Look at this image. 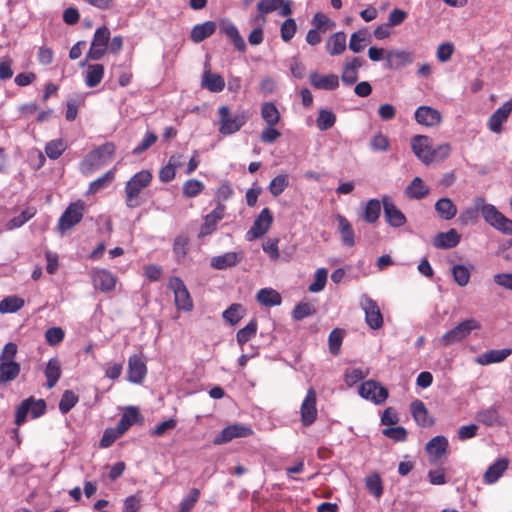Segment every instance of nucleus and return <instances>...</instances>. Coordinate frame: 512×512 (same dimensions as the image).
Masks as SVG:
<instances>
[{"label": "nucleus", "mask_w": 512, "mask_h": 512, "mask_svg": "<svg viewBox=\"0 0 512 512\" xmlns=\"http://www.w3.org/2000/svg\"><path fill=\"white\" fill-rule=\"evenodd\" d=\"M480 213L484 220L496 230L506 235H512V220L505 217L494 205L486 203L482 196L473 199L472 206L460 213L458 221L462 225L476 223Z\"/></svg>", "instance_id": "obj_1"}, {"label": "nucleus", "mask_w": 512, "mask_h": 512, "mask_svg": "<svg viewBox=\"0 0 512 512\" xmlns=\"http://www.w3.org/2000/svg\"><path fill=\"white\" fill-rule=\"evenodd\" d=\"M116 146L113 142H106L90 151L80 163V170L90 175L102 166L110 163L115 155Z\"/></svg>", "instance_id": "obj_2"}, {"label": "nucleus", "mask_w": 512, "mask_h": 512, "mask_svg": "<svg viewBox=\"0 0 512 512\" xmlns=\"http://www.w3.org/2000/svg\"><path fill=\"white\" fill-rule=\"evenodd\" d=\"M151 181L152 174L148 170H141L127 181L124 188V198L128 208H137L144 203L141 192L150 185Z\"/></svg>", "instance_id": "obj_3"}, {"label": "nucleus", "mask_w": 512, "mask_h": 512, "mask_svg": "<svg viewBox=\"0 0 512 512\" xmlns=\"http://www.w3.org/2000/svg\"><path fill=\"white\" fill-rule=\"evenodd\" d=\"M219 133L231 135L238 132L246 123L247 116L244 112L231 114L230 108L226 105L218 108Z\"/></svg>", "instance_id": "obj_4"}, {"label": "nucleus", "mask_w": 512, "mask_h": 512, "mask_svg": "<svg viewBox=\"0 0 512 512\" xmlns=\"http://www.w3.org/2000/svg\"><path fill=\"white\" fill-rule=\"evenodd\" d=\"M481 328L480 323L474 319H466L460 322L456 327L446 332L440 339V343L443 346L453 345L463 339H465L472 330H478Z\"/></svg>", "instance_id": "obj_5"}, {"label": "nucleus", "mask_w": 512, "mask_h": 512, "mask_svg": "<svg viewBox=\"0 0 512 512\" xmlns=\"http://www.w3.org/2000/svg\"><path fill=\"white\" fill-rule=\"evenodd\" d=\"M168 288L173 291L174 302L179 310L188 312L193 309V300L191 295L180 277H171L168 281Z\"/></svg>", "instance_id": "obj_6"}, {"label": "nucleus", "mask_w": 512, "mask_h": 512, "mask_svg": "<svg viewBox=\"0 0 512 512\" xmlns=\"http://www.w3.org/2000/svg\"><path fill=\"white\" fill-rule=\"evenodd\" d=\"M84 215V204L81 201L71 203L60 216L57 229L64 233L81 222Z\"/></svg>", "instance_id": "obj_7"}, {"label": "nucleus", "mask_w": 512, "mask_h": 512, "mask_svg": "<svg viewBox=\"0 0 512 512\" xmlns=\"http://www.w3.org/2000/svg\"><path fill=\"white\" fill-rule=\"evenodd\" d=\"M110 40V30L106 26L96 29L86 60H100L106 53Z\"/></svg>", "instance_id": "obj_8"}, {"label": "nucleus", "mask_w": 512, "mask_h": 512, "mask_svg": "<svg viewBox=\"0 0 512 512\" xmlns=\"http://www.w3.org/2000/svg\"><path fill=\"white\" fill-rule=\"evenodd\" d=\"M93 287L102 293H110L115 290L118 278L106 269L94 268L90 272Z\"/></svg>", "instance_id": "obj_9"}, {"label": "nucleus", "mask_w": 512, "mask_h": 512, "mask_svg": "<svg viewBox=\"0 0 512 512\" xmlns=\"http://www.w3.org/2000/svg\"><path fill=\"white\" fill-rule=\"evenodd\" d=\"M385 221L393 228H400L407 223L404 213L395 205L392 197L384 195L381 198Z\"/></svg>", "instance_id": "obj_10"}, {"label": "nucleus", "mask_w": 512, "mask_h": 512, "mask_svg": "<svg viewBox=\"0 0 512 512\" xmlns=\"http://www.w3.org/2000/svg\"><path fill=\"white\" fill-rule=\"evenodd\" d=\"M273 222V214L267 207L263 208L260 214L256 217L252 227L246 233V239L252 241L261 238L268 232Z\"/></svg>", "instance_id": "obj_11"}, {"label": "nucleus", "mask_w": 512, "mask_h": 512, "mask_svg": "<svg viewBox=\"0 0 512 512\" xmlns=\"http://www.w3.org/2000/svg\"><path fill=\"white\" fill-rule=\"evenodd\" d=\"M359 394L375 404L384 403L389 395L387 388L374 380L363 382L359 387Z\"/></svg>", "instance_id": "obj_12"}, {"label": "nucleus", "mask_w": 512, "mask_h": 512, "mask_svg": "<svg viewBox=\"0 0 512 512\" xmlns=\"http://www.w3.org/2000/svg\"><path fill=\"white\" fill-rule=\"evenodd\" d=\"M316 403V391L314 388H309L300 407L301 423L303 426L308 427L316 421L318 415Z\"/></svg>", "instance_id": "obj_13"}, {"label": "nucleus", "mask_w": 512, "mask_h": 512, "mask_svg": "<svg viewBox=\"0 0 512 512\" xmlns=\"http://www.w3.org/2000/svg\"><path fill=\"white\" fill-rule=\"evenodd\" d=\"M226 212V206L218 203L216 207L204 217V222L200 227L198 238H204L216 231L219 221H221Z\"/></svg>", "instance_id": "obj_14"}, {"label": "nucleus", "mask_w": 512, "mask_h": 512, "mask_svg": "<svg viewBox=\"0 0 512 512\" xmlns=\"http://www.w3.org/2000/svg\"><path fill=\"white\" fill-rule=\"evenodd\" d=\"M365 312V321L367 325L374 330L383 326V316L377 302L369 297H364L361 303Z\"/></svg>", "instance_id": "obj_15"}, {"label": "nucleus", "mask_w": 512, "mask_h": 512, "mask_svg": "<svg viewBox=\"0 0 512 512\" xmlns=\"http://www.w3.org/2000/svg\"><path fill=\"white\" fill-rule=\"evenodd\" d=\"M128 380L135 384H142L146 374L147 366L142 355L134 354L128 360Z\"/></svg>", "instance_id": "obj_16"}, {"label": "nucleus", "mask_w": 512, "mask_h": 512, "mask_svg": "<svg viewBox=\"0 0 512 512\" xmlns=\"http://www.w3.org/2000/svg\"><path fill=\"white\" fill-rule=\"evenodd\" d=\"M448 448V439L443 435H438L427 442L425 451L428 454L430 461L437 462L448 453Z\"/></svg>", "instance_id": "obj_17"}, {"label": "nucleus", "mask_w": 512, "mask_h": 512, "mask_svg": "<svg viewBox=\"0 0 512 512\" xmlns=\"http://www.w3.org/2000/svg\"><path fill=\"white\" fill-rule=\"evenodd\" d=\"M253 433L252 429L242 424H233L225 427L214 439V444L221 445L234 438L246 437Z\"/></svg>", "instance_id": "obj_18"}, {"label": "nucleus", "mask_w": 512, "mask_h": 512, "mask_svg": "<svg viewBox=\"0 0 512 512\" xmlns=\"http://www.w3.org/2000/svg\"><path fill=\"white\" fill-rule=\"evenodd\" d=\"M512 112V100L506 101L499 107L488 119L487 126L490 131L500 133L502 125L505 123Z\"/></svg>", "instance_id": "obj_19"}, {"label": "nucleus", "mask_w": 512, "mask_h": 512, "mask_svg": "<svg viewBox=\"0 0 512 512\" xmlns=\"http://www.w3.org/2000/svg\"><path fill=\"white\" fill-rule=\"evenodd\" d=\"M413 61V54L406 50H391L386 53V67L390 70H398Z\"/></svg>", "instance_id": "obj_20"}, {"label": "nucleus", "mask_w": 512, "mask_h": 512, "mask_svg": "<svg viewBox=\"0 0 512 512\" xmlns=\"http://www.w3.org/2000/svg\"><path fill=\"white\" fill-rule=\"evenodd\" d=\"M415 120L418 124L435 127L442 121L440 112L430 106H420L415 111Z\"/></svg>", "instance_id": "obj_21"}, {"label": "nucleus", "mask_w": 512, "mask_h": 512, "mask_svg": "<svg viewBox=\"0 0 512 512\" xmlns=\"http://www.w3.org/2000/svg\"><path fill=\"white\" fill-rule=\"evenodd\" d=\"M411 148L414 154L425 164L431 163L430 138L425 135H415L411 139Z\"/></svg>", "instance_id": "obj_22"}, {"label": "nucleus", "mask_w": 512, "mask_h": 512, "mask_svg": "<svg viewBox=\"0 0 512 512\" xmlns=\"http://www.w3.org/2000/svg\"><path fill=\"white\" fill-rule=\"evenodd\" d=\"M220 31L230 39L237 51H246L245 41L232 21L228 19L221 20Z\"/></svg>", "instance_id": "obj_23"}, {"label": "nucleus", "mask_w": 512, "mask_h": 512, "mask_svg": "<svg viewBox=\"0 0 512 512\" xmlns=\"http://www.w3.org/2000/svg\"><path fill=\"white\" fill-rule=\"evenodd\" d=\"M410 412L415 422L421 427H431L434 424V420L429 416L428 409L426 408L423 401L416 399L410 404Z\"/></svg>", "instance_id": "obj_24"}, {"label": "nucleus", "mask_w": 512, "mask_h": 512, "mask_svg": "<svg viewBox=\"0 0 512 512\" xmlns=\"http://www.w3.org/2000/svg\"><path fill=\"white\" fill-rule=\"evenodd\" d=\"M309 79L316 89L335 90L339 86V78L335 74L320 75L314 72L310 74Z\"/></svg>", "instance_id": "obj_25"}, {"label": "nucleus", "mask_w": 512, "mask_h": 512, "mask_svg": "<svg viewBox=\"0 0 512 512\" xmlns=\"http://www.w3.org/2000/svg\"><path fill=\"white\" fill-rule=\"evenodd\" d=\"M461 236L455 229L438 233L433 239V245L438 249H451L458 245Z\"/></svg>", "instance_id": "obj_26"}, {"label": "nucleus", "mask_w": 512, "mask_h": 512, "mask_svg": "<svg viewBox=\"0 0 512 512\" xmlns=\"http://www.w3.org/2000/svg\"><path fill=\"white\" fill-rule=\"evenodd\" d=\"M143 422V416L140 414L139 409L135 406H129L127 407L119 422L117 423V426L120 429V432H125L134 424L136 423H142Z\"/></svg>", "instance_id": "obj_27"}, {"label": "nucleus", "mask_w": 512, "mask_h": 512, "mask_svg": "<svg viewBox=\"0 0 512 512\" xmlns=\"http://www.w3.org/2000/svg\"><path fill=\"white\" fill-rule=\"evenodd\" d=\"M21 372L18 362H0V386H7L16 380Z\"/></svg>", "instance_id": "obj_28"}, {"label": "nucleus", "mask_w": 512, "mask_h": 512, "mask_svg": "<svg viewBox=\"0 0 512 512\" xmlns=\"http://www.w3.org/2000/svg\"><path fill=\"white\" fill-rule=\"evenodd\" d=\"M216 28L217 25L214 21H206L204 23L197 24L190 32V39L192 42L198 44L213 35Z\"/></svg>", "instance_id": "obj_29"}, {"label": "nucleus", "mask_w": 512, "mask_h": 512, "mask_svg": "<svg viewBox=\"0 0 512 512\" xmlns=\"http://www.w3.org/2000/svg\"><path fill=\"white\" fill-rule=\"evenodd\" d=\"M338 231L342 243L346 247H353L355 245V232L349 220L343 215H337Z\"/></svg>", "instance_id": "obj_30"}, {"label": "nucleus", "mask_w": 512, "mask_h": 512, "mask_svg": "<svg viewBox=\"0 0 512 512\" xmlns=\"http://www.w3.org/2000/svg\"><path fill=\"white\" fill-rule=\"evenodd\" d=\"M430 192L429 187L424 183L421 177H415L405 188L404 194L408 199H423Z\"/></svg>", "instance_id": "obj_31"}, {"label": "nucleus", "mask_w": 512, "mask_h": 512, "mask_svg": "<svg viewBox=\"0 0 512 512\" xmlns=\"http://www.w3.org/2000/svg\"><path fill=\"white\" fill-rule=\"evenodd\" d=\"M512 354L511 348L499 350H489L476 358V362L480 365H489L492 363H500Z\"/></svg>", "instance_id": "obj_32"}, {"label": "nucleus", "mask_w": 512, "mask_h": 512, "mask_svg": "<svg viewBox=\"0 0 512 512\" xmlns=\"http://www.w3.org/2000/svg\"><path fill=\"white\" fill-rule=\"evenodd\" d=\"M202 87L210 92H221L225 87L224 78L218 73H212L209 69L205 70L202 76Z\"/></svg>", "instance_id": "obj_33"}, {"label": "nucleus", "mask_w": 512, "mask_h": 512, "mask_svg": "<svg viewBox=\"0 0 512 512\" xmlns=\"http://www.w3.org/2000/svg\"><path fill=\"white\" fill-rule=\"evenodd\" d=\"M325 48L331 56L342 54L346 49V34L342 31L332 34L327 40Z\"/></svg>", "instance_id": "obj_34"}, {"label": "nucleus", "mask_w": 512, "mask_h": 512, "mask_svg": "<svg viewBox=\"0 0 512 512\" xmlns=\"http://www.w3.org/2000/svg\"><path fill=\"white\" fill-rule=\"evenodd\" d=\"M382 202L378 199H370L366 202L361 218L368 224H374L378 221L381 214Z\"/></svg>", "instance_id": "obj_35"}, {"label": "nucleus", "mask_w": 512, "mask_h": 512, "mask_svg": "<svg viewBox=\"0 0 512 512\" xmlns=\"http://www.w3.org/2000/svg\"><path fill=\"white\" fill-rule=\"evenodd\" d=\"M257 301L266 307L278 306L282 303L280 293L272 288H262L256 294Z\"/></svg>", "instance_id": "obj_36"}, {"label": "nucleus", "mask_w": 512, "mask_h": 512, "mask_svg": "<svg viewBox=\"0 0 512 512\" xmlns=\"http://www.w3.org/2000/svg\"><path fill=\"white\" fill-rule=\"evenodd\" d=\"M476 419L479 423L485 426L502 424L501 417L496 406H491L489 408L480 410L476 415Z\"/></svg>", "instance_id": "obj_37"}, {"label": "nucleus", "mask_w": 512, "mask_h": 512, "mask_svg": "<svg viewBox=\"0 0 512 512\" xmlns=\"http://www.w3.org/2000/svg\"><path fill=\"white\" fill-rule=\"evenodd\" d=\"M239 262L236 252H227L211 258L210 265L217 270H223L235 266Z\"/></svg>", "instance_id": "obj_38"}, {"label": "nucleus", "mask_w": 512, "mask_h": 512, "mask_svg": "<svg viewBox=\"0 0 512 512\" xmlns=\"http://www.w3.org/2000/svg\"><path fill=\"white\" fill-rule=\"evenodd\" d=\"M190 239L181 234L175 237L173 242V254L177 263H183L189 251Z\"/></svg>", "instance_id": "obj_39"}, {"label": "nucleus", "mask_w": 512, "mask_h": 512, "mask_svg": "<svg viewBox=\"0 0 512 512\" xmlns=\"http://www.w3.org/2000/svg\"><path fill=\"white\" fill-rule=\"evenodd\" d=\"M104 77V66L102 64H90L87 66L85 84L89 88L98 86Z\"/></svg>", "instance_id": "obj_40"}, {"label": "nucleus", "mask_w": 512, "mask_h": 512, "mask_svg": "<svg viewBox=\"0 0 512 512\" xmlns=\"http://www.w3.org/2000/svg\"><path fill=\"white\" fill-rule=\"evenodd\" d=\"M435 210L440 218L450 220L457 214V207L449 198H441L435 203Z\"/></svg>", "instance_id": "obj_41"}, {"label": "nucleus", "mask_w": 512, "mask_h": 512, "mask_svg": "<svg viewBox=\"0 0 512 512\" xmlns=\"http://www.w3.org/2000/svg\"><path fill=\"white\" fill-rule=\"evenodd\" d=\"M509 460L507 458H499L488 467L484 474V480H498L508 469Z\"/></svg>", "instance_id": "obj_42"}, {"label": "nucleus", "mask_w": 512, "mask_h": 512, "mask_svg": "<svg viewBox=\"0 0 512 512\" xmlns=\"http://www.w3.org/2000/svg\"><path fill=\"white\" fill-rule=\"evenodd\" d=\"M61 376V368L57 359H50L45 369V377L47 379L46 386L51 389L58 382Z\"/></svg>", "instance_id": "obj_43"}, {"label": "nucleus", "mask_w": 512, "mask_h": 512, "mask_svg": "<svg viewBox=\"0 0 512 512\" xmlns=\"http://www.w3.org/2000/svg\"><path fill=\"white\" fill-rule=\"evenodd\" d=\"M261 116L269 126H275L280 120V114L272 102H265L261 108Z\"/></svg>", "instance_id": "obj_44"}, {"label": "nucleus", "mask_w": 512, "mask_h": 512, "mask_svg": "<svg viewBox=\"0 0 512 512\" xmlns=\"http://www.w3.org/2000/svg\"><path fill=\"white\" fill-rule=\"evenodd\" d=\"M35 214L36 209L34 207H28L24 209L18 216L10 219L6 224V227L9 230L19 228L28 222L32 217H34Z\"/></svg>", "instance_id": "obj_45"}, {"label": "nucleus", "mask_w": 512, "mask_h": 512, "mask_svg": "<svg viewBox=\"0 0 512 512\" xmlns=\"http://www.w3.org/2000/svg\"><path fill=\"white\" fill-rule=\"evenodd\" d=\"M115 173L114 170H109L106 173H104L102 176L97 178L96 180L92 181L88 188L89 194H95L98 191L106 188L110 185V183L114 180Z\"/></svg>", "instance_id": "obj_46"}, {"label": "nucleus", "mask_w": 512, "mask_h": 512, "mask_svg": "<svg viewBox=\"0 0 512 512\" xmlns=\"http://www.w3.org/2000/svg\"><path fill=\"white\" fill-rule=\"evenodd\" d=\"M345 331L340 328L333 329L328 336L329 351L333 355H338L342 346Z\"/></svg>", "instance_id": "obj_47"}, {"label": "nucleus", "mask_w": 512, "mask_h": 512, "mask_svg": "<svg viewBox=\"0 0 512 512\" xmlns=\"http://www.w3.org/2000/svg\"><path fill=\"white\" fill-rule=\"evenodd\" d=\"M258 324L256 319H251L250 322L237 332L236 339L239 345H244L251 338L256 335Z\"/></svg>", "instance_id": "obj_48"}, {"label": "nucleus", "mask_w": 512, "mask_h": 512, "mask_svg": "<svg viewBox=\"0 0 512 512\" xmlns=\"http://www.w3.org/2000/svg\"><path fill=\"white\" fill-rule=\"evenodd\" d=\"M336 122V115L328 110L321 109L316 119L317 127L320 131H326L334 126Z\"/></svg>", "instance_id": "obj_49"}, {"label": "nucleus", "mask_w": 512, "mask_h": 512, "mask_svg": "<svg viewBox=\"0 0 512 512\" xmlns=\"http://www.w3.org/2000/svg\"><path fill=\"white\" fill-rule=\"evenodd\" d=\"M316 313V308L309 302H300L298 303L293 311L292 318L296 321H301L306 317L312 316Z\"/></svg>", "instance_id": "obj_50"}, {"label": "nucleus", "mask_w": 512, "mask_h": 512, "mask_svg": "<svg viewBox=\"0 0 512 512\" xmlns=\"http://www.w3.org/2000/svg\"><path fill=\"white\" fill-rule=\"evenodd\" d=\"M24 306V300L16 297L9 296L4 298L0 302V312L1 313H15L20 310Z\"/></svg>", "instance_id": "obj_51"}, {"label": "nucleus", "mask_w": 512, "mask_h": 512, "mask_svg": "<svg viewBox=\"0 0 512 512\" xmlns=\"http://www.w3.org/2000/svg\"><path fill=\"white\" fill-rule=\"evenodd\" d=\"M289 186V177L287 174H279L274 177L269 184V191L274 196H279Z\"/></svg>", "instance_id": "obj_52"}, {"label": "nucleus", "mask_w": 512, "mask_h": 512, "mask_svg": "<svg viewBox=\"0 0 512 512\" xmlns=\"http://www.w3.org/2000/svg\"><path fill=\"white\" fill-rule=\"evenodd\" d=\"M312 24L314 28L318 29L322 33L332 30L336 26V23L322 12L315 13L312 19Z\"/></svg>", "instance_id": "obj_53"}, {"label": "nucleus", "mask_w": 512, "mask_h": 512, "mask_svg": "<svg viewBox=\"0 0 512 512\" xmlns=\"http://www.w3.org/2000/svg\"><path fill=\"white\" fill-rule=\"evenodd\" d=\"M78 400V396L72 390L64 391L59 402L60 412L67 414L78 403Z\"/></svg>", "instance_id": "obj_54"}, {"label": "nucleus", "mask_w": 512, "mask_h": 512, "mask_svg": "<svg viewBox=\"0 0 512 512\" xmlns=\"http://www.w3.org/2000/svg\"><path fill=\"white\" fill-rule=\"evenodd\" d=\"M66 149L62 139L52 140L45 146V153L50 159H58Z\"/></svg>", "instance_id": "obj_55"}, {"label": "nucleus", "mask_w": 512, "mask_h": 512, "mask_svg": "<svg viewBox=\"0 0 512 512\" xmlns=\"http://www.w3.org/2000/svg\"><path fill=\"white\" fill-rule=\"evenodd\" d=\"M203 188L204 185L201 181L191 178L184 182L182 192L184 196L192 198L200 194Z\"/></svg>", "instance_id": "obj_56"}, {"label": "nucleus", "mask_w": 512, "mask_h": 512, "mask_svg": "<svg viewBox=\"0 0 512 512\" xmlns=\"http://www.w3.org/2000/svg\"><path fill=\"white\" fill-rule=\"evenodd\" d=\"M452 275H453L455 282L461 287H464L469 283L470 271L464 265H461V264L454 265L452 267Z\"/></svg>", "instance_id": "obj_57"}, {"label": "nucleus", "mask_w": 512, "mask_h": 512, "mask_svg": "<svg viewBox=\"0 0 512 512\" xmlns=\"http://www.w3.org/2000/svg\"><path fill=\"white\" fill-rule=\"evenodd\" d=\"M328 271L325 268H319L315 272L314 281L309 285L310 292H319L324 289L327 282Z\"/></svg>", "instance_id": "obj_58"}, {"label": "nucleus", "mask_w": 512, "mask_h": 512, "mask_svg": "<svg viewBox=\"0 0 512 512\" xmlns=\"http://www.w3.org/2000/svg\"><path fill=\"white\" fill-rule=\"evenodd\" d=\"M32 404V397L23 400L16 408L15 412V424L17 427L21 426L27 419V415L30 412Z\"/></svg>", "instance_id": "obj_59"}, {"label": "nucleus", "mask_w": 512, "mask_h": 512, "mask_svg": "<svg viewBox=\"0 0 512 512\" xmlns=\"http://www.w3.org/2000/svg\"><path fill=\"white\" fill-rule=\"evenodd\" d=\"M122 435H124V433L120 432V429L117 425L115 428H107L104 431L103 436L100 440V443H99L100 447H102V448L110 447Z\"/></svg>", "instance_id": "obj_60"}, {"label": "nucleus", "mask_w": 512, "mask_h": 512, "mask_svg": "<svg viewBox=\"0 0 512 512\" xmlns=\"http://www.w3.org/2000/svg\"><path fill=\"white\" fill-rule=\"evenodd\" d=\"M297 30L296 21L293 18L286 19L280 28L281 38L284 42H289Z\"/></svg>", "instance_id": "obj_61"}, {"label": "nucleus", "mask_w": 512, "mask_h": 512, "mask_svg": "<svg viewBox=\"0 0 512 512\" xmlns=\"http://www.w3.org/2000/svg\"><path fill=\"white\" fill-rule=\"evenodd\" d=\"M223 318L231 325L237 324L242 318V306L240 304H232L223 312Z\"/></svg>", "instance_id": "obj_62"}, {"label": "nucleus", "mask_w": 512, "mask_h": 512, "mask_svg": "<svg viewBox=\"0 0 512 512\" xmlns=\"http://www.w3.org/2000/svg\"><path fill=\"white\" fill-rule=\"evenodd\" d=\"M65 333L60 327H51L45 332L46 342L51 346H56L64 339Z\"/></svg>", "instance_id": "obj_63"}, {"label": "nucleus", "mask_w": 512, "mask_h": 512, "mask_svg": "<svg viewBox=\"0 0 512 512\" xmlns=\"http://www.w3.org/2000/svg\"><path fill=\"white\" fill-rule=\"evenodd\" d=\"M370 147L373 151L385 152L390 147L389 139L386 135L379 132L372 137L370 141Z\"/></svg>", "instance_id": "obj_64"}]
</instances>
